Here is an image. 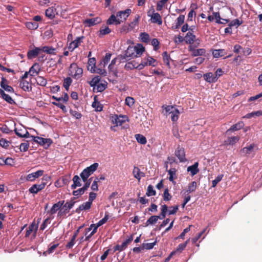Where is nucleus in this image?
Masks as SVG:
<instances>
[{
    "instance_id": "1",
    "label": "nucleus",
    "mask_w": 262,
    "mask_h": 262,
    "mask_svg": "<svg viewBox=\"0 0 262 262\" xmlns=\"http://www.w3.org/2000/svg\"><path fill=\"white\" fill-rule=\"evenodd\" d=\"M99 164L94 163L83 170L80 174V176L83 182H86L89 177L91 176L98 168Z\"/></svg>"
},
{
    "instance_id": "2",
    "label": "nucleus",
    "mask_w": 262,
    "mask_h": 262,
    "mask_svg": "<svg viewBox=\"0 0 262 262\" xmlns=\"http://www.w3.org/2000/svg\"><path fill=\"white\" fill-rule=\"evenodd\" d=\"M83 74V70L79 67L77 63H72L70 64L69 69V75L75 79L80 78Z\"/></svg>"
},
{
    "instance_id": "3",
    "label": "nucleus",
    "mask_w": 262,
    "mask_h": 262,
    "mask_svg": "<svg viewBox=\"0 0 262 262\" xmlns=\"http://www.w3.org/2000/svg\"><path fill=\"white\" fill-rule=\"evenodd\" d=\"M135 49V48H134V46H129L125 51V54L124 55H120L118 56L119 62H124L127 60H129L132 58L136 57Z\"/></svg>"
},
{
    "instance_id": "4",
    "label": "nucleus",
    "mask_w": 262,
    "mask_h": 262,
    "mask_svg": "<svg viewBox=\"0 0 262 262\" xmlns=\"http://www.w3.org/2000/svg\"><path fill=\"white\" fill-rule=\"evenodd\" d=\"M50 178L47 176H44L42 179V182L39 184H34L29 189V191L31 193H37L39 191L42 190L47 185V183L45 181H47L50 180Z\"/></svg>"
},
{
    "instance_id": "5",
    "label": "nucleus",
    "mask_w": 262,
    "mask_h": 262,
    "mask_svg": "<svg viewBox=\"0 0 262 262\" xmlns=\"http://www.w3.org/2000/svg\"><path fill=\"white\" fill-rule=\"evenodd\" d=\"M30 137L32 138L33 141L38 143L40 145L44 146L45 148H48L53 143L52 140L50 138H43L34 136H31Z\"/></svg>"
},
{
    "instance_id": "6",
    "label": "nucleus",
    "mask_w": 262,
    "mask_h": 262,
    "mask_svg": "<svg viewBox=\"0 0 262 262\" xmlns=\"http://www.w3.org/2000/svg\"><path fill=\"white\" fill-rule=\"evenodd\" d=\"M175 156L178 158L180 162H185L187 159L185 157V149L178 145L174 152Z\"/></svg>"
},
{
    "instance_id": "7",
    "label": "nucleus",
    "mask_w": 262,
    "mask_h": 262,
    "mask_svg": "<svg viewBox=\"0 0 262 262\" xmlns=\"http://www.w3.org/2000/svg\"><path fill=\"white\" fill-rule=\"evenodd\" d=\"M84 36L77 37L76 38L71 42L68 46V49L70 51H73L75 49L78 48L80 44L83 42Z\"/></svg>"
},
{
    "instance_id": "8",
    "label": "nucleus",
    "mask_w": 262,
    "mask_h": 262,
    "mask_svg": "<svg viewBox=\"0 0 262 262\" xmlns=\"http://www.w3.org/2000/svg\"><path fill=\"white\" fill-rule=\"evenodd\" d=\"M131 13V9H127L124 11H118L116 13V16L118 19H120L121 20V23H122L127 19V18L129 16Z\"/></svg>"
},
{
    "instance_id": "9",
    "label": "nucleus",
    "mask_w": 262,
    "mask_h": 262,
    "mask_svg": "<svg viewBox=\"0 0 262 262\" xmlns=\"http://www.w3.org/2000/svg\"><path fill=\"white\" fill-rule=\"evenodd\" d=\"M189 51L191 52V55L193 57L204 55L206 50L204 49H195L192 45L189 47Z\"/></svg>"
},
{
    "instance_id": "10",
    "label": "nucleus",
    "mask_w": 262,
    "mask_h": 262,
    "mask_svg": "<svg viewBox=\"0 0 262 262\" xmlns=\"http://www.w3.org/2000/svg\"><path fill=\"white\" fill-rule=\"evenodd\" d=\"M127 119V117L126 116H118L115 115L112 117V122L114 124H115L117 126L122 125V124Z\"/></svg>"
},
{
    "instance_id": "11",
    "label": "nucleus",
    "mask_w": 262,
    "mask_h": 262,
    "mask_svg": "<svg viewBox=\"0 0 262 262\" xmlns=\"http://www.w3.org/2000/svg\"><path fill=\"white\" fill-rule=\"evenodd\" d=\"M74 198L71 200L69 202H66V204H63V212H61V210H60L59 212H58V214H60V215H61L62 213H68L69 212V210L73 207V206L74 205L75 203V201H74L73 200H74Z\"/></svg>"
},
{
    "instance_id": "12",
    "label": "nucleus",
    "mask_w": 262,
    "mask_h": 262,
    "mask_svg": "<svg viewBox=\"0 0 262 262\" xmlns=\"http://www.w3.org/2000/svg\"><path fill=\"white\" fill-rule=\"evenodd\" d=\"M41 52V49L39 47H35L32 50H30L27 52V58L29 59H32L36 58Z\"/></svg>"
},
{
    "instance_id": "13",
    "label": "nucleus",
    "mask_w": 262,
    "mask_h": 262,
    "mask_svg": "<svg viewBox=\"0 0 262 262\" xmlns=\"http://www.w3.org/2000/svg\"><path fill=\"white\" fill-rule=\"evenodd\" d=\"M98 228H96V226H95L94 224H92L90 225L89 228H87L85 229V235H86L88 233L90 232L91 230L93 229L92 231L91 232V233L86 236L84 238L85 241H88L90 239V238L97 232Z\"/></svg>"
},
{
    "instance_id": "14",
    "label": "nucleus",
    "mask_w": 262,
    "mask_h": 262,
    "mask_svg": "<svg viewBox=\"0 0 262 262\" xmlns=\"http://www.w3.org/2000/svg\"><path fill=\"white\" fill-rule=\"evenodd\" d=\"M19 85L25 92H31L32 91L31 83L26 80H20Z\"/></svg>"
},
{
    "instance_id": "15",
    "label": "nucleus",
    "mask_w": 262,
    "mask_h": 262,
    "mask_svg": "<svg viewBox=\"0 0 262 262\" xmlns=\"http://www.w3.org/2000/svg\"><path fill=\"white\" fill-rule=\"evenodd\" d=\"M8 80L4 77L2 78V80L1 82V86L6 91L10 93H13L14 92V89L13 88L8 85Z\"/></svg>"
},
{
    "instance_id": "16",
    "label": "nucleus",
    "mask_w": 262,
    "mask_h": 262,
    "mask_svg": "<svg viewBox=\"0 0 262 262\" xmlns=\"http://www.w3.org/2000/svg\"><path fill=\"white\" fill-rule=\"evenodd\" d=\"M203 77L204 79L209 83H214L217 80V77L214 76L211 72L204 74Z\"/></svg>"
},
{
    "instance_id": "17",
    "label": "nucleus",
    "mask_w": 262,
    "mask_h": 262,
    "mask_svg": "<svg viewBox=\"0 0 262 262\" xmlns=\"http://www.w3.org/2000/svg\"><path fill=\"white\" fill-rule=\"evenodd\" d=\"M256 147V145L255 144H251L250 145L242 148L241 152L243 153L245 156H248L253 152L254 149Z\"/></svg>"
},
{
    "instance_id": "18",
    "label": "nucleus",
    "mask_w": 262,
    "mask_h": 262,
    "mask_svg": "<svg viewBox=\"0 0 262 262\" xmlns=\"http://www.w3.org/2000/svg\"><path fill=\"white\" fill-rule=\"evenodd\" d=\"M101 22V19L97 17L93 18L86 19L84 20V24H87L89 27L93 26Z\"/></svg>"
},
{
    "instance_id": "19",
    "label": "nucleus",
    "mask_w": 262,
    "mask_h": 262,
    "mask_svg": "<svg viewBox=\"0 0 262 262\" xmlns=\"http://www.w3.org/2000/svg\"><path fill=\"white\" fill-rule=\"evenodd\" d=\"M64 203V201H60L58 202L57 203L54 204L49 212L51 214H55L59 209L61 208L62 206L63 205Z\"/></svg>"
},
{
    "instance_id": "20",
    "label": "nucleus",
    "mask_w": 262,
    "mask_h": 262,
    "mask_svg": "<svg viewBox=\"0 0 262 262\" xmlns=\"http://www.w3.org/2000/svg\"><path fill=\"white\" fill-rule=\"evenodd\" d=\"M244 126V123L243 121H239L238 123L232 125L230 128H229L227 131L226 133L229 134L230 132H234L238 130L243 128Z\"/></svg>"
},
{
    "instance_id": "21",
    "label": "nucleus",
    "mask_w": 262,
    "mask_h": 262,
    "mask_svg": "<svg viewBox=\"0 0 262 262\" xmlns=\"http://www.w3.org/2000/svg\"><path fill=\"white\" fill-rule=\"evenodd\" d=\"M14 132L17 136L21 138H28L30 137L29 133L26 129L22 128L17 129L15 128L14 129Z\"/></svg>"
},
{
    "instance_id": "22",
    "label": "nucleus",
    "mask_w": 262,
    "mask_h": 262,
    "mask_svg": "<svg viewBox=\"0 0 262 262\" xmlns=\"http://www.w3.org/2000/svg\"><path fill=\"white\" fill-rule=\"evenodd\" d=\"M40 71L39 65L38 63H35L30 68L29 74L31 76H34L35 75H37Z\"/></svg>"
},
{
    "instance_id": "23",
    "label": "nucleus",
    "mask_w": 262,
    "mask_h": 262,
    "mask_svg": "<svg viewBox=\"0 0 262 262\" xmlns=\"http://www.w3.org/2000/svg\"><path fill=\"white\" fill-rule=\"evenodd\" d=\"M198 166L199 163L195 162L192 165L188 166L187 167V170L188 172H190L191 175L192 176H193L199 172Z\"/></svg>"
},
{
    "instance_id": "24",
    "label": "nucleus",
    "mask_w": 262,
    "mask_h": 262,
    "mask_svg": "<svg viewBox=\"0 0 262 262\" xmlns=\"http://www.w3.org/2000/svg\"><path fill=\"white\" fill-rule=\"evenodd\" d=\"M117 16L114 14H112L106 21L108 25L115 24L116 25H119L121 23L120 19L117 18Z\"/></svg>"
},
{
    "instance_id": "25",
    "label": "nucleus",
    "mask_w": 262,
    "mask_h": 262,
    "mask_svg": "<svg viewBox=\"0 0 262 262\" xmlns=\"http://www.w3.org/2000/svg\"><path fill=\"white\" fill-rule=\"evenodd\" d=\"M92 204L91 202H86L80 205L75 210L76 213H79L81 211L87 210L91 208Z\"/></svg>"
},
{
    "instance_id": "26",
    "label": "nucleus",
    "mask_w": 262,
    "mask_h": 262,
    "mask_svg": "<svg viewBox=\"0 0 262 262\" xmlns=\"http://www.w3.org/2000/svg\"><path fill=\"white\" fill-rule=\"evenodd\" d=\"M46 16L50 19H53L57 14L56 9L53 7L48 8L45 12Z\"/></svg>"
},
{
    "instance_id": "27",
    "label": "nucleus",
    "mask_w": 262,
    "mask_h": 262,
    "mask_svg": "<svg viewBox=\"0 0 262 262\" xmlns=\"http://www.w3.org/2000/svg\"><path fill=\"white\" fill-rule=\"evenodd\" d=\"M133 174L135 178H136L139 181H140L141 177H144L145 174L144 172H141L140 169L136 166H134Z\"/></svg>"
},
{
    "instance_id": "28",
    "label": "nucleus",
    "mask_w": 262,
    "mask_h": 262,
    "mask_svg": "<svg viewBox=\"0 0 262 262\" xmlns=\"http://www.w3.org/2000/svg\"><path fill=\"white\" fill-rule=\"evenodd\" d=\"M195 38V35L190 32H188L185 36V40L186 43L192 45L194 43Z\"/></svg>"
},
{
    "instance_id": "29",
    "label": "nucleus",
    "mask_w": 262,
    "mask_h": 262,
    "mask_svg": "<svg viewBox=\"0 0 262 262\" xmlns=\"http://www.w3.org/2000/svg\"><path fill=\"white\" fill-rule=\"evenodd\" d=\"M136 57H139L145 51V48L141 44H138L134 46Z\"/></svg>"
},
{
    "instance_id": "30",
    "label": "nucleus",
    "mask_w": 262,
    "mask_h": 262,
    "mask_svg": "<svg viewBox=\"0 0 262 262\" xmlns=\"http://www.w3.org/2000/svg\"><path fill=\"white\" fill-rule=\"evenodd\" d=\"M239 140V136H233L231 137H228V139L224 141V143L225 145H233L235 144L237 142H238Z\"/></svg>"
},
{
    "instance_id": "31",
    "label": "nucleus",
    "mask_w": 262,
    "mask_h": 262,
    "mask_svg": "<svg viewBox=\"0 0 262 262\" xmlns=\"http://www.w3.org/2000/svg\"><path fill=\"white\" fill-rule=\"evenodd\" d=\"M72 181L73 182V184L71 185V188L73 189H75L77 187H80L82 185L80 182V179L79 177L77 175H75L74 176Z\"/></svg>"
},
{
    "instance_id": "32",
    "label": "nucleus",
    "mask_w": 262,
    "mask_h": 262,
    "mask_svg": "<svg viewBox=\"0 0 262 262\" xmlns=\"http://www.w3.org/2000/svg\"><path fill=\"white\" fill-rule=\"evenodd\" d=\"M35 229V231L34 233L33 236H35L36 235V232L37 229V226H36L35 224H31L28 228H27L26 234H25V237H28L30 236V235L31 234V233L33 232L34 229Z\"/></svg>"
},
{
    "instance_id": "33",
    "label": "nucleus",
    "mask_w": 262,
    "mask_h": 262,
    "mask_svg": "<svg viewBox=\"0 0 262 262\" xmlns=\"http://www.w3.org/2000/svg\"><path fill=\"white\" fill-rule=\"evenodd\" d=\"M41 51L45 52L50 55H55V49L53 47L49 46H44L42 48H40Z\"/></svg>"
},
{
    "instance_id": "34",
    "label": "nucleus",
    "mask_w": 262,
    "mask_h": 262,
    "mask_svg": "<svg viewBox=\"0 0 262 262\" xmlns=\"http://www.w3.org/2000/svg\"><path fill=\"white\" fill-rule=\"evenodd\" d=\"M159 219L162 220L161 219V216L159 215H152L146 221V226H148L149 225L154 224L157 223Z\"/></svg>"
},
{
    "instance_id": "35",
    "label": "nucleus",
    "mask_w": 262,
    "mask_h": 262,
    "mask_svg": "<svg viewBox=\"0 0 262 262\" xmlns=\"http://www.w3.org/2000/svg\"><path fill=\"white\" fill-rule=\"evenodd\" d=\"M152 21L154 23H157L158 25H161L162 20L160 15L158 13H154L151 18Z\"/></svg>"
},
{
    "instance_id": "36",
    "label": "nucleus",
    "mask_w": 262,
    "mask_h": 262,
    "mask_svg": "<svg viewBox=\"0 0 262 262\" xmlns=\"http://www.w3.org/2000/svg\"><path fill=\"white\" fill-rule=\"evenodd\" d=\"M212 55L214 58H219L225 56L226 53L224 49L214 50L212 52Z\"/></svg>"
},
{
    "instance_id": "37",
    "label": "nucleus",
    "mask_w": 262,
    "mask_h": 262,
    "mask_svg": "<svg viewBox=\"0 0 262 262\" xmlns=\"http://www.w3.org/2000/svg\"><path fill=\"white\" fill-rule=\"evenodd\" d=\"M196 186L197 183L195 181H193L189 183L188 186V189L185 193H187V194H188L189 193L195 191L196 188Z\"/></svg>"
},
{
    "instance_id": "38",
    "label": "nucleus",
    "mask_w": 262,
    "mask_h": 262,
    "mask_svg": "<svg viewBox=\"0 0 262 262\" xmlns=\"http://www.w3.org/2000/svg\"><path fill=\"white\" fill-rule=\"evenodd\" d=\"M163 60L164 64H165L169 69L170 68L169 61L170 60V57L169 55L166 51H165L162 54Z\"/></svg>"
},
{
    "instance_id": "39",
    "label": "nucleus",
    "mask_w": 262,
    "mask_h": 262,
    "mask_svg": "<svg viewBox=\"0 0 262 262\" xmlns=\"http://www.w3.org/2000/svg\"><path fill=\"white\" fill-rule=\"evenodd\" d=\"M36 81L38 85L45 86L47 84V80L43 77L38 76L36 78Z\"/></svg>"
},
{
    "instance_id": "40",
    "label": "nucleus",
    "mask_w": 262,
    "mask_h": 262,
    "mask_svg": "<svg viewBox=\"0 0 262 262\" xmlns=\"http://www.w3.org/2000/svg\"><path fill=\"white\" fill-rule=\"evenodd\" d=\"M168 173L169 176V180L173 184H175L176 182L174 181V179H176V177H174L176 174V168H171L168 171Z\"/></svg>"
},
{
    "instance_id": "41",
    "label": "nucleus",
    "mask_w": 262,
    "mask_h": 262,
    "mask_svg": "<svg viewBox=\"0 0 262 262\" xmlns=\"http://www.w3.org/2000/svg\"><path fill=\"white\" fill-rule=\"evenodd\" d=\"M135 138L137 142L141 144L144 145L147 142V140L145 137L141 134H136L135 135Z\"/></svg>"
},
{
    "instance_id": "42",
    "label": "nucleus",
    "mask_w": 262,
    "mask_h": 262,
    "mask_svg": "<svg viewBox=\"0 0 262 262\" xmlns=\"http://www.w3.org/2000/svg\"><path fill=\"white\" fill-rule=\"evenodd\" d=\"M100 80V77L99 76H96L92 78V79L89 82V84L91 86L93 87L94 89H95L96 86L99 83Z\"/></svg>"
},
{
    "instance_id": "43",
    "label": "nucleus",
    "mask_w": 262,
    "mask_h": 262,
    "mask_svg": "<svg viewBox=\"0 0 262 262\" xmlns=\"http://www.w3.org/2000/svg\"><path fill=\"white\" fill-rule=\"evenodd\" d=\"M72 83V79L71 77H68L64 79L63 86L67 91H69V87L71 85Z\"/></svg>"
},
{
    "instance_id": "44",
    "label": "nucleus",
    "mask_w": 262,
    "mask_h": 262,
    "mask_svg": "<svg viewBox=\"0 0 262 262\" xmlns=\"http://www.w3.org/2000/svg\"><path fill=\"white\" fill-rule=\"evenodd\" d=\"M127 246L128 245L125 242V241L121 245H117L114 248V251H113V254L117 251H122L125 250L127 248Z\"/></svg>"
},
{
    "instance_id": "45",
    "label": "nucleus",
    "mask_w": 262,
    "mask_h": 262,
    "mask_svg": "<svg viewBox=\"0 0 262 262\" xmlns=\"http://www.w3.org/2000/svg\"><path fill=\"white\" fill-rule=\"evenodd\" d=\"M112 56V54L110 53H106L105 56L102 59L100 64L102 65L103 67H104L110 60L111 57Z\"/></svg>"
},
{
    "instance_id": "46",
    "label": "nucleus",
    "mask_w": 262,
    "mask_h": 262,
    "mask_svg": "<svg viewBox=\"0 0 262 262\" xmlns=\"http://www.w3.org/2000/svg\"><path fill=\"white\" fill-rule=\"evenodd\" d=\"M180 114L179 111L176 108L174 110V111L172 112V113L170 114V117L172 121L175 122L177 121L179 118V116Z\"/></svg>"
},
{
    "instance_id": "47",
    "label": "nucleus",
    "mask_w": 262,
    "mask_h": 262,
    "mask_svg": "<svg viewBox=\"0 0 262 262\" xmlns=\"http://www.w3.org/2000/svg\"><path fill=\"white\" fill-rule=\"evenodd\" d=\"M107 88V82L99 83L95 87L97 92H102Z\"/></svg>"
},
{
    "instance_id": "48",
    "label": "nucleus",
    "mask_w": 262,
    "mask_h": 262,
    "mask_svg": "<svg viewBox=\"0 0 262 262\" xmlns=\"http://www.w3.org/2000/svg\"><path fill=\"white\" fill-rule=\"evenodd\" d=\"M26 26L27 28L30 30H35L38 27V24L37 22H27Z\"/></svg>"
},
{
    "instance_id": "49",
    "label": "nucleus",
    "mask_w": 262,
    "mask_h": 262,
    "mask_svg": "<svg viewBox=\"0 0 262 262\" xmlns=\"http://www.w3.org/2000/svg\"><path fill=\"white\" fill-rule=\"evenodd\" d=\"M185 15H180L177 19L176 29H178L184 22Z\"/></svg>"
},
{
    "instance_id": "50",
    "label": "nucleus",
    "mask_w": 262,
    "mask_h": 262,
    "mask_svg": "<svg viewBox=\"0 0 262 262\" xmlns=\"http://www.w3.org/2000/svg\"><path fill=\"white\" fill-rule=\"evenodd\" d=\"M108 214L107 213H106L104 217L101 220H100L96 224H95V226H96V228H98L99 227L102 226L107 222V221L108 219Z\"/></svg>"
},
{
    "instance_id": "51",
    "label": "nucleus",
    "mask_w": 262,
    "mask_h": 262,
    "mask_svg": "<svg viewBox=\"0 0 262 262\" xmlns=\"http://www.w3.org/2000/svg\"><path fill=\"white\" fill-rule=\"evenodd\" d=\"M58 245L59 244H56L51 246L46 251L43 252V254L46 256L47 254L52 253Z\"/></svg>"
},
{
    "instance_id": "52",
    "label": "nucleus",
    "mask_w": 262,
    "mask_h": 262,
    "mask_svg": "<svg viewBox=\"0 0 262 262\" xmlns=\"http://www.w3.org/2000/svg\"><path fill=\"white\" fill-rule=\"evenodd\" d=\"M156 194V191L154 189V187L151 185H149L147 189L146 195L148 196L155 195Z\"/></svg>"
},
{
    "instance_id": "53",
    "label": "nucleus",
    "mask_w": 262,
    "mask_h": 262,
    "mask_svg": "<svg viewBox=\"0 0 262 262\" xmlns=\"http://www.w3.org/2000/svg\"><path fill=\"white\" fill-rule=\"evenodd\" d=\"M140 37L141 41L143 42L147 43L149 41V35L146 33H141Z\"/></svg>"
},
{
    "instance_id": "54",
    "label": "nucleus",
    "mask_w": 262,
    "mask_h": 262,
    "mask_svg": "<svg viewBox=\"0 0 262 262\" xmlns=\"http://www.w3.org/2000/svg\"><path fill=\"white\" fill-rule=\"evenodd\" d=\"M163 200L165 201H168L171 200L172 196L169 193V190L167 188L165 189L163 194Z\"/></svg>"
},
{
    "instance_id": "55",
    "label": "nucleus",
    "mask_w": 262,
    "mask_h": 262,
    "mask_svg": "<svg viewBox=\"0 0 262 262\" xmlns=\"http://www.w3.org/2000/svg\"><path fill=\"white\" fill-rule=\"evenodd\" d=\"M111 32V29L107 26H105L104 28L102 27L99 30L100 35H105L109 34Z\"/></svg>"
},
{
    "instance_id": "56",
    "label": "nucleus",
    "mask_w": 262,
    "mask_h": 262,
    "mask_svg": "<svg viewBox=\"0 0 262 262\" xmlns=\"http://www.w3.org/2000/svg\"><path fill=\"white\" fill-rule=\"evenodd\" d=\"M2 98L10 104L15 103L14 100L8 94H5Z\"/></svg>"
},
{
    "instance_id": "57",
    "label": "nucleus",
    "mask_w": 262,
    "mask_h": 262,
    "mask_svg": "<svg viewBox=\"0 0 262 262\" xmlns=\"http://www.w3.org/2000/svg\"><path fill=\"white\" fill-rule=\"evenodd\" d=\"M29 147V144L28 142L22 143L20 144L19 147H18V149H19V150L21 151L25 152L28 150Z\"/></svg>"
},
{
    "instance_id": "58",
    "label": "nucleus",
    "mask_w": 262,
    "mask_h": 262,
    "mask_svg": "<svg viewBox=\"0 0 262 262\" xmlns=\"http://www.w3.org/2000/svg\"><path fill=\"white\" fill-rule=\"evenodd\" d=\"M76 238V237L72 235L70 241L69 242H68L66 246V247L67 249H71L73 247V246L75 244Z\"/></svg>"
},
{
    "instance_id": "59",
    "label": "nucleus",
    "mask_w": 262,
    "mask_h": 262,
    "mask_svg": "<svg viewBox=\"0 0 262 262\" xmlns=\"http://www.w3.org/2000/svg\"><path fill=\"white\" fill-rule=\"evenodd\" d=\"M92 106L96 108L97 111L100 112L102 110V105L98 101H96L95 99V101L92 103Z\"/></svg>"
},
{
    "instance_id": "60",
    "label": "nucleus",
    "mask_w": 262,
    "mask_h": 262,
    "mask_svg": "<svg viewBox=\"0 0 262 262\" xmlns=\"http://www.w3.org/2000/svg\"><path fill=\"white\" fill-rule=\"evenodd\" d=\"M224 177L223 174H220L212 182V187H215L217 183L220 182Z\"/></svg>"
},
{
    "instance_id": "61",
    "label": "nucleus",
    "mask_w": 262,
    "mask_h": 262,
    "mask_svg": "<svg viewBox=\"0 0 262 262\" xmlns=\"http://www.w3.org/2000/svg\"><path fill=\"white\" fill-rule=\"evenodd\" d=\"M167 206L166 205L164 204L162 205L161 206V219H163L165 217L166 213L167 211Z\"/></svg>"
},
{
    "instance_id": "62",
    "label": "nucleus",
    "mask_w": 262,
    "mask_h": 262,
    "mask_svg": "<svg viewBox=\"0 0 262 262\" xmlns=\"http://www.w3.org/2000/svg\"><path fill=\"white\" fill-rule=\"evenodd\" d=\"M86 190L83 188H80L77 190H74L73 191V194L75 196H80L83 194Z\"/></svg>"
},
{
    "instance_id": "63",
    "label": "nucleus",
    "mask_w": 262,
    "mask_h": 262,
    "mask_svg": "<svg viewBox=\"0 0 262 262\" xmlns=\"http://www.w3.org/2000/svg\"><path fill=\"white\" fill-rule=\"evenodd\" d=\"M70 114L72 116L74 117L76 119H78L81 118L82 117V115L81 114V113L78 112L76 110H70Z\"/></svg>"
},
{
    "instance_id": "64",
    "label": "nucleus",
    "mask_w": 262,
    "mask_h": 262,
    "mask_svg": "<svg viewBox=\"0 0 262 262\" xmlns=\"http://www.w3.org/2000/svg\"><path fill=\"white\" fill-rule=\"evenodd\" d=\"M135 103V100L133 97H127L125 99V104L129 106H132Z\"/></svg>"
}]
</instances>
